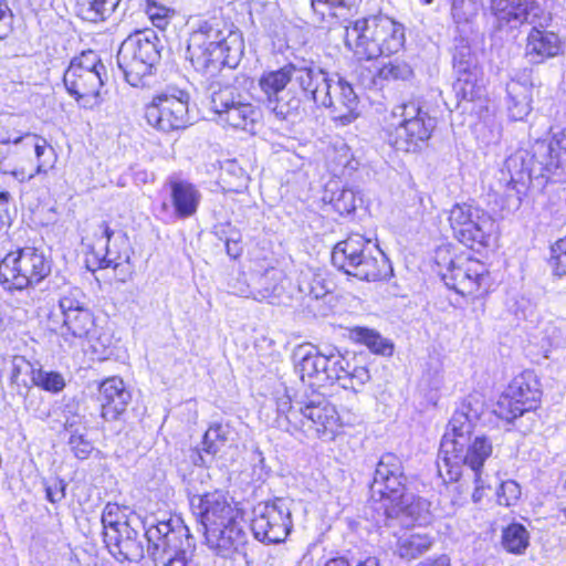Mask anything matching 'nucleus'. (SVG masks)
Listing matches in <instances>:
<instances>
[{"label": "nucleus", "mask_w": 566, "mask_h": 566, "mask_svg": "<svg viewBox=\"0 0 566 566\" xmlns=\"http://www.w3.org/2000/svg\"><path fill=\"white\" fill-rule=\"evenodd\" d=\"M142 538L147 541V553L154 566H199L195 559L196 541L180 516L150 525L142 536L130 521L104 533L109 553L122 562H138L144 557Z\"/></svg>", "instance_id": "f257e3e1"}, {"label": "nucleus", "mask_w": 566, "mask_h": 566, "mask_svg": "<svg viewBox=\"0 0 566 566\" xmlns=\"http://www.w3.org/2000/svg\"><path fill=\"white\" fill-rule=\"evenodd\" d=\"M480 415L479 402L473 406L471 400H464L453 412L437 462L439 475L446 483L458 481L463 465L474 473L482 472L484 461L492 454V442L485 436L471 439Z\"/></svg>", "instance_id": "f03ea898"}, {"label": "nucleus", "mask_w": 566, "mask_h": 566, "mask_svg": "<svg viewBox=\"0 0 566 566\" xmlns=\"http://www.w3.org/2000/svg\"><path fill=\"white\" fill-rule=\"evenodd\" d=\"M242 34L217 18L200 21L188 39L186 57L196 71L213 75L222 67L233 69L243 55Z\"/></svg>", "instance_id": "7ed1b4c3"}, {"label": "nucleus", "mask_w": 566, "mask_h": 566, "mask_svg": "<svg viewBox=\"0 0 566 566\" xmlns=\"http://www.w3.org/2000/svg\"><path fill=\"white\" fill-rule=\"evenodd\" d=\"M190 505L205 528L207 544L218 555L230 557L248 542L239 509L220 491L193 495Z\"/></svg>", "instance_id": "20e7f679"}, {"label": "nucleus", "mask_w": 566, "mask_h": 566, "mask_svg": "<svg viewBox=\"0 0 566 566\" xmlns=\"http://www.w3.org/2000/svg\"><path fill=\"white\" fill-rule=\"evenodd\" d=\"M345 42L358 59L373 60L398 52L405 43V29L387 15H373L346 28Z\"/></svg>", "instance_id": "39448f33"}, {"label": "nucleus", "mask_w": 566, "mask_h": 566, "mask_svg": "<svg viewBox=\"0 0 566 566\" xmlns=\"http://www.w3.org/2000/svg\"><path fill=\"white\" fill-rule=\"evenodd\" d=\"M332 263L338 270L365 281L387 280L392 268L385 253L370 239L350 233L332 251Z\"/></svg>", "instance_id": "423d86ee"}, {"label": "nucleus", "mask_w": 566, "mask_h": 566, "mask_svg": "<svg viewBox=\"0 0 566 566\" xmlns=\"http://www.w3.org/2000/svg\"><path fill=\"white\" fill-rule=\"evenodd\" d=\"M547 159L536 155L535 145L532 151L518 149L510 155L497 172V185L495 191H503L507 197H515L517 206L522 201V195L532 182L543 186L552 180L557 181L553 176V168Z\"/></svg>", "instance_id": "0eeeda50"}, {"label": "nucleus", "mask_w": 566, "mask_h": 566, "mask_svg": "<svg viewBox=\"0 0 566 566\" xmlns=\"http://www.w3.org/2000/svg\"><path fill=\"white\" fill-rule=\"evenodd\" d=\"M391 117L395 122L387 128L390 146L405 153H417L427 146L436 128V120L420 101L410 99L396 105Z\"/></svg>", "instance_id": "6e6552de"}, {"label": "nucleus", "mask_w": 566, "mask_h": 566, "mask_svg": "<svg viewBox=\"0 0 566 566\" xmlns=\"http://www.w3.org/2000/svg\"><path fill=\"white\" fill-rule=\"evenodd\" d=\"M52 270V260L42 249L18 248L0 261V284L8 292L34 289Z\"/></svg>", "instance_id": "1a4fd4ad"}, {"label": "nucleus", "mask_w": 566, "mask_h": 566, "mask_svg": "<svg viewBox=\"0 0 566 566\" xmlns=\"http://www.w3.org/2000/svg\"><path fill=\"white\" fill-rule=\"evenodd\" d=\"M160 40L153 30L138 31L129 35L117 52V64L126 82L145 86L160 60Z\"/></svg>", "instance_id": "9d476101"}, {"label": "nucleus", "mask_w": 566, "mask_h": 566, "mask_svg": "<svg viewBox=\"0 0 566 566\" xmlns=\"http://www.w3.org/2000/svg\"><path fill=\"white\" fill-rule=\"evenodd\" d=\"M106 80V66L97 53L91 50L72 59L63 76L67 93L86 109H93L102 104V87Z\"/></svg>", "instance_id": "9b49d317"}, {"label": "nucleus", "mask_w": 566, "mask_h": 566, "mask_svg": "<svg viewBox=\"0 0 566 566\" xmlns=\"http://www.w3.org/2000/svg\"><path fill=\"white\" fill-rule=\"evenodd\" d=\"M210 107L218 115L221 123L235 129L254 133L261 119L259 107L249 103L231 85L211 83Z\"/></svg>", "instance_id": "f8f14e48"}, {"label": "nucleus", "mask_w": 566, "mask_h": 566, "mask_svg": "<svg viewBox=\"0 0 566 566\" xmlns=\"http://www.w3.org/2000/svg\"><path fill=\"white\" fill-rule=\"evenodd\" d=\"M449 222L454 238L471 249L488 247L495 231L494 219L471 203H455L449 211Z\"/></svg>", "instance_id": "ddd939ff"}, {"label": "nucleus", "mask_w": 566, "mask_h": 566, "mask_svg": "<svg viewBox=\"0 0 566 566\" xmlns=\"http://www.w3.org/2000/svg\"><path fill=\"white\" fill-rule=\"evenodd\" d=\"M188 103L189 94L185 91L156 95L145 107V119L149 126L161 133L185 129L190 125Z\"/></svg>", "instance_id": "4468645a"}, {"label": "nucleus", "mask_w": 566, "mask_h": 566, "mask_svg": "<svg viewBox=\"0 0 566 566\" xmlns=\"http://www.w3.org/2000/svg\"><path fill=\"white\" fill-rule=\"evenodd\" d=\"M292 525L289 503L282 497H276L271 502H261L253 509L251 530L260 542L268 544L284 542Z\"/></svg>", "instance_id": "2eb2a0df"}, {"label": "nucleus", "mask_w": 566, "mask_h": 566, "mask_svg": "<svg viewBox=\"0 0 566 566\" xmlns=\"http://www.w3.org/2000/svg\"><path fill=\"white\" fill-rule=\"evenodd\" d=\"M541 398L539 384L533 371L526 370L513 378L506 395L499 402V415L507 421L534 410Z\"/></svg>", "instance_id": "dca6fc26"}, {"label": "nucleus", "mask_w": 566, "mask_h": 566, "mask_svg": "<svg viewBox=\"0 0 566 566\" xmlns=\"http://www.w3.org/2000/svg\"><path fill=\"white\" fill-rule=\"evenodd\" d=\"M340 426V416L323 395H313L304 401L298 430L317 437L332 438Z\"/></svg>", "instance_id": "f3484780"}, {"label": "nucleus", "mask_w": 566, "mask_h": 566, "mask_svg": "<svg viewBox=\"0 0 566 566\" xmlns=\"http://www.w3.org/2000/svg\"><path fill=\"white\" fill-rule=\"evenodd\" d=\"M407 489L408 478L400 458L394 453L382 454L375 469L371 491L391 501L400 499Z\"/></svg>", "instance_id": "a211bd4d"}, {"label": "nucleus", "mask_w": 566, "mask_h": 566, "mask_svg": "<svg viewBox=\"0 0 566 566\" xmlns=\"http://www.w3.org/2000/svg\"><path fill=\"white\" fill-rule=\"evenodd\" d=\"M326 364V382L337 381L344 389L359 390L370 379V374L365 366L350 368L349 361L336 349L324 350Z\"/></svg>", "instance_id": "6ab92c4d"}, {"label": "nucleus", "mask_w": 566, "mask_h": 566, "mask_svg": "<svg viewBox=\"0 0 566 566\" xmlns=\"http://www.w3.org/2000/svg\"><path fill=\"white\" fill-rule=\"evenodd\" d=\"M296 83L305 96L312 99L316 106L331 105V94L336 81L331 78L324 70L314 65L313 62L301 65L296 73Z\"/></svg>", "instance_id": "aec40b11"}, {"label": "nucleus", "mask_w": 566, "mask_h": 566, "mask_svg": "<svg viewBox=\"0 0 566 566\" xmlns=\"http://www.w3.org/2000/svg\"><path fill=\"white\" fill-rule=\"evenodd\" d=\"M430 506L428 500L416 496L407 489L400 499L389 501L385 506V513L388 518H397L406 526L415 523L427 524L431 518Z\"/></svg>", "instance_id": "412c9836"}, {"label": "nucleus", "mask_w": 566, "mask_h": 566, "mask_svg": "<svg viewBox=\"0 0 566 566\" xmlns=\"http://www.w3.org/2000/svg\"><path fill=\"white\" fill-rule=\"evenodd\" d=\"M130 392L118 377L103 380L98 386L101 416L105 421H115L123 415L130 401Z\"/></svg>", "instance_id": "4be33fe9"}, {"label": "nucleus", "mask_w": 566, "mask_h": 566, "mask_svg": "<svg viewBox=\"0 0 566 566\" xmlns=\"http://www.w3.org/2000/svg\"><path fill=\"white\" fill-rule=\"evenodd\" d=\"M300 69L301 65L287 63L279 70L264 72L259 80L260 88L266 95L269 104H274L271 106L272 111L281 119L289 117V111L285 109L284 105H279L277 94L282 92L290 82H296V73Z\"/></svg>", "instance_id": "5701e85b"}, {"label": "nucleus", "mask_w": 566, "mask_h": 566, "mask_svg": "<svg viewBox=\"0 0 566 566\" xmlns=\"http://www.w3.org/2000/svg\"><path fill=\"white\" fill-rule=\"evenodd\" d=\"M448 271L449 275L446 274L444 279H449L450 282H447V285L462 295L476 293L486 279L484 264L476 260H467L461 265L451 262Z\"/></svg>", "instance_id": "b1692460"}, {"label": "nucleus", "mask_w": 566, "mask_h": 566, "mask_svg": "<svg viewBox=\"0 0 566 566\" xmlns=\"http://www.w3.org/2000/svg\"><path fill=\"white\" fill-rule=\"evenodd\" d=\"M170 203L177 219H188L197 213L202 195L196 185L188 180L170 178L166 184Z\"/></svg>", "instance_id": "393cba45"}, {"label": "nucleus", "mask_w": 566, "mask_h": 566, "mask_svg": "<svg viewBox=\"0 0 566 566\" xmlns=\"http://www.w3.org/2000/svg\"><path fill=\"white\" fill-rule=\"evenodd\" d=\"M358 103L353 86L338 78L331 94V105H325V108L331 109V117L335 123L347 126L359 116Z\"/></svg>", "instance_id": "a878e982"}, {"label": "nucleus", "mask_w": 566, "mask_h": 566, "mask_svg": "<svg viewBox=\"0 0 566 566\" xmlns=\"http://www.w3.org/2000/svg\"><path fill=\"white\" fill-rule=\"evenodd\" d=\"M490 10L500 22L534 23L542 13L541 7L528 0H490Z\"/></svg>", "instance_id": "bb28decb"}, {"label": "nucleus", "mask_w": 566, "mask_h": 566, "mask_svg": "<svg viewBox=\"0 0 566 566\" xmlns=\"http://www.w3.org/2000/svg\"><path fill=\"white\" fill-rule=\"evenodd\" d=\"M536 155L552 164L553 176L559 181L566 178V127L552 140H537Z\"/></svg>", "instance_id": "cd10ccee"}, {"label": "nucleus", "mask_w": 566, "mask_h": 566, "mask_svg": "<svg viewBox=\"0 0 566 566\" xmlns=\"http://www.w3.org/2000/svg\"><path fill=\"white\" fill-rule=\"evenodd\" d=\"M507 111L514 120L524 119L531 112L533 84L525 78L524 81L512 80L506 85Z\"/></svg>", "instance_id": "c85d7f7f"}, {"label": "nucleus", "mask_w": 566, "mask_h": 566, "mask_svg": "<svg viewBox=\"0 0 566 566\" xmlns=\"http://www.w3.org/2000/svg\"><path fill=\"white\" fill-rule=\"evenodd\" d=\"M562 49L560 40L554 32L533 28L527 36L526 54L534 62L556 56Z\"/></svg>", "instance_id": "c756f323"}, {"label": "nucleus", "mask_w": 566, "mask_h": 566, "mask_svg": "<svg viewBox=\"0 0 566 566\" xmlns=\"http://www.w3.org/2000/svg\"><path fill=\"white\" fill-rule=\"evenodd\" d=\"M231 434L232 430L228 424L218 422L212 423L206 431L202 439V450L210 457V460H207L200 452H196L192 457V462L200 467L208 465L213 455L226 447Z\"/></svg>", "instance_id": "7c9ffc66"}, {"label": "nucleus", "mask_w": 566, "mask_h": 566, "mask_svg": "<svg viewBox=\"0 0 566 566\" xmlns=\"http://www.w3.org/2000/svg\"><path fill=\"white\" fill-rule=\"evenodd\" d=\"M62 335L65 339L70 336L78 339H87L92 342L96 334L95 318L90 308L80 310L75 313H69L63 317Z\"/></svg>", "instance_id": "2f4dec72"}, {"label": "nucleus", "mask_w": 566, "mask_h": 566, "mask_svg": "<svg viewBox=\"0 0 566 566\" xmlns=\"http://www.w3.org/2000/svg\"><path fill=\"white\" fill-rule=\"evenodd\" d=\"M282 280L283 272L273 266L266 268L263 272H255L252 277L254 285L252 297L258 301H271L277 297L283 290Z\"/></svg>", "instance_id": "473e14b6"}, {"label": "nucleus", "mask_w": 566, "mask_h": 566, "mask_svg": "<svg viewBox=\"0 0 566 566\" xmlns=\"http://www.w3.org/2000/svg\"><path fill=\"white\" fill-rule=\"evenodd\" d=\"M323 200L329 203L339 214H348L355 211L361 197L350 188H344L338 181H331L326 185Z\"/></svg>", "instance_id": "72a5a7b5"}, {"label": "nucleus", "mask_w": 566, "mask_h": 566, "mask_svg": "<svg viewBox=\"0 0 566 566\" xmlns=\"http://www.w3.org/2000/svg\"><path fill=\"white\" fill-rule=\"evenodd\" d=\"M296 355L300 356L296 370L300 373L302 380L307 377L310 379L314 378L319 382H326L327 361L324 357V350L321 352L314 347L307 350L301 348Z\"/></svg>", "instance_id": "f704fd0d"}, {"label": "nucleus", "mask_w": 566, "mask_h": 566, "mask_svg": "<svg viewBox=\"0 0 566 566\" xmlns=\"http://www.w3.org/2000/svg\"><path fill=\"white\" fill-rule=\"evenodd\" d=\"M120 0H77L76 14L88 22L105 21L119 6Z\"/></svg>", "instance_id": "c9c22d12"}, {"label": "nucleus", "mask_w": 566, "mask_h": 566, "mask_svg": "<svg viewBox=\"0 0 566 566\" xmlns=\"http://www.w3.org/2000/svg\"><path fill=\"white\" fill-rule=\"evenodd\" d=\"M453 90L461 101L473 102L480 98L484 92L481 70L457 74Z\"/></svg>", "instance_id": "e433bc0d"}, {"label": "nucleus", "mask_w": 566, "mask_h": 566, "mask_svg": "<svg viewBox=\"0 0 566 566\" xmlns=\"http://www.w3.org/2000/svg\"><path fill=\"white\" fill-rule=\"evenodd\" d=\"M432 539L426 534L409 533L398 537L395 553L403 559H413L428 552Z\"/></svg>", "instance_id": "4c0bfd02"}, {"label": "nucleus", "mask_w": 566, "mask_h": 566, "mask_svg": "<svg viewBox=\"0 0 566 566\" xmlns=\"http://www.w3.org/2000/svg\"><path fill=\"white\" fill-rule=\"evenodd\" d=\"M20 144H22L25 148L33 149L39 161L35 171L30 174L28 177L23 176L21 181L31 180L35 175L46 174L48 169L52 167V164H48L46 160L42 159V157H44L46 154H50L51 156L54 155V149L49 146L48 142L38 135L25 133L22 134Z\"/></svg>", "instance_id": "58836bf2"}, {"label": "nucleus", "mask_w": 566, "mask_h": 566, "mask_svg": "<svg viewBox=\"0 0 566 566\" xmlns=\"http://www.w3.org/2000/svg\"><path fill=\"white\" fill-rule=\"evenodd\" d=\"M359 2L360 0H311L314 12L319 14L322 20L346 19L347 13Z\"/></svg>", "instance_id": "ea45409f"}, {"label": "nucleus", "mask_w": 566, "mask_h": 566, "mask_svg": "<svg viewBox=\"0 0 566 566\" xmlns=\"http://www.w3.org/2000/svg\"><path fill=\"white\" fill-rule=\"evenodd\" d=\"M303 402H296L292 405L290 396L286 394L281 395L276 398V410H277V422L279 426H283V421L287 423L285 427L286 431L298 430L301 426V413Z\"/></svg>", "instance_id": "a19ab883"}, {"label": "nucleus", "mask_w": 566, "mask_h": 566, "mask_svg": "<svg viewBox=\"0 0 566 566\" xmlns=\"http://www.w3.org/2000/svg\"><path fill=\"white\" fill-rule=\"evenodd\" d=\"M332 282L327 281L324 274L313 271L303 272L298 282V290L304 295L319 300L331 291Z\"/></svg>", "instance_id": "79ce46f5"}, {"label": "nucleus", "mask_w": 566, "mask_h": 566, "mask_svg": "<svg viewBox=\"0 0 566 566\" xmlns=\"http://www.w3.org/2000/svg\"><path fill=\"white\" fill-rule=\"evenodd\" d=\"M528 532L521 524L509 525L502 534L503 547L513 554H522L528 546Z\"/></svg>", "instance_id": "37998d69"}, {"label": "nucleus", "mask_w": 566, "mask_h": 566, "mask_svg": "<svg viewBox=\"0 0 566 566\" xmlns=\"http://www.w3.org/2000/svg\"><path fill=\"white\" fill-rule=\"evenodd\" d=\"M453 67L457 74L480 70L475 55L465 39L461 38L455 42L453 49Z\"/></svg>", "instance_id": "c03bdc74"}, {"label": "nucleus", "mask_w": 566, "mask_h": 566, "mask_svg": "<svg viewBox=\"0 0 566 566\" xmlns=\"http://www.w3.org/2000/svg\"><path fill=\"white\" fill-rule=\"evenodd\" d=\"M413 75L412 66L401 59L391 60L377 71V77L384 81H409Z\"/></svg>", "instance_id": "a18cd8bd"}, {"label": "nucleus", "mask_w": 566, "mask_h": 566, "mask_svg": "<svg viewBox=\"0 0 566 566\" xmlns=\"http://www.w3.org/2000/svg\"><path fill=\"white\" fill-rule=\"evenodd\" d=\"M353 337L376 354L391 355L392 353V345L373 329L358 327L353 331Z\"/></svg>", "instance_id": "49530a36"}, {"label": "nucleus", "mask_w": 566, "mask_h": 566, "mask_svg": "<svg viewBox=\"0 0 566 566\" xmlns=\"http://www.w3.org/2000/svg\"><path fill=\"white\" fill-rule=\"evenodd\" d=\"M59 306L63 317L69 313L71 314L78 312L80 310L87 308L86 295L80 287L69 286L62 292L59 300Z\"/></svg>", "instance_id": "de8ad7c7"}, {"label": "nucleus", "mask_w": 566, "mask_h": 566, "mask_svg": "<svg viewBox=\"0 0 566 566\" xmlns=\"http://www.w3.org/2000/svg\"><path fill=\"white\" fill-rule=\"evenodd\" d=\"M32 385L50 392H60L65 387L63 376L57 371H46L42 368L32 370Z\"/></svg>", "instance_id": "09e8293b"}, {"label": "nucleus", "mask_w": 566, "mask_h": 566, "mask_svg": "<svg viewBox=\"0 0 566 566\" xmlns=\"http://www.w3.org/2000/svg\"><path fill=\"white\" fill-rule=\"evenodd\" d=\"M99 230H101V238L106 240V247H105L106 253L103 256V259L101 260L99 266L101 268H111L112 266L114 269H117L119 265H122L123 262H128L129 261L128 255H125L124 258L120 254L114 255L113 252L109 250L107 243L109 242L111 238L113 237L114 231L109 228L108 223L103 221L99 224Z\"/></svg>", "instance_id": "8fccbe9b"}, {"label": "nucleus", "mask_w": 566, "mask_h": 566, "mask_svg": "<svg viewBox=\"0 0 566 566\" xmlns=\"http://www.w3.org/2000/svg\"><path fill=\"white\" fill-rule=\"evenodd\" d=\"M145 11L153 24L160 30L167 27L172 14L169 8L157 3L155 0H147Z\"/></svg>", "instance_id": "3c124183"}, {"label": "nucleus", "mask_w": 566, "mask_h": 566, "mask_svg": "<svg viewBox=\"0 0 566 566\" xmlns=\"http://www.w3.org/2000/svg\"><path fill=\"white\" fill-rule=\"evenodd\" d=\"M21 139L22 134L20 132H0V170L2 172H8L4 164L11 154V147L20 145Z\"/></svg>", "instance_id": "603ef678"}, {"label": "nucleus", "mask_w": 566, "mask_h": 566, "mask_svg": "<svg viewBox=\"0 0 566 566\" xmlns=\"http://www.w3.org/2000/svg\"><path fill=\"white\" fill-rule=\"evenodd\" d=\"M123 513L120 507L117 504L107 503L102 513V524L104 527V532H108L111 530H118L122 524H127L129 521H122Z\"/></svg>", "instance_id": "864d4df0"}, {"label": "nucleus", "mask_w": 566, "mask_h": 566, "mask_svg": "<svg viewBox=\"0 0 566 566\" xmlns=\"http://www.w3.org/2000/svg\"><path fill=\"white\" fill-rule=\"evenodd\" d=\"M475 14L472 0H451V15L457 24L468 23Z\"/></svg>", "instance_id": "5fc2aeb1"}, {"label": "nucleus", "mask_w": 566, "mask_h": 566, "mask_svg": "<svg viewBox=\"0 0 566 566\" xmlns=\"http://www.w3.org/2000/svg\"><path fill=\"white\" fill-rule=\"evenodd\" d=\"M549 263L555 275H566V237L552 247Z\"/></svg>", "instance_id": "6e6d98bb"}, {"label": "nucleus", "mask_w": 566, "mask_h": 566, "mask_svg": "<svg viewBox=\"0 0 566 566\" xmlns=\"http://www.w3.org/2000/svg\"><path fill=\"white\" fill-rule=\"evenodd\" d=\"M520 495V485L515 481L509 480L501 483L497 491V501L501 505L510 506L518 500Z\"/></svg>", "instance_id": "4d7b16f0"}, {"label": "nucleus", "mask_w": 566, "mask_h": 566, "mask_svg": "<svg viewBox=\"0 0 566 566\" xmlns=\"http://www.w3.org/2000/svg\"><path fill=\"white\" fill-rule=\"evenodd\" d=\"M69 444L72 452L77 459H87L93 451L91 441L84 438L83 434L72 433L69 438Z\"/></svg>", "instance_id": "13d9d810"}, {"label": "nucleus", "mask_w": 566, "mask_h": 566, "mask_svg": "<svg viewBox=\"0 0 566 566\" xmlns=\"http://www.w3.org/2000/svg\"><path fill=\"white\" fill-rule=\"evenodd\" d=\"M45 497L53 504L61 502L65 497V483L59 479L45 483Z\"/></svg>", "instance_id": "bf43d9fd"}, {"label": "nucleus", "mask_w": 566, "mask_h": 566, "mask_svg": "<svg viewBox=\"0 0 566 566\" xmlns=\"http://www.w3.org/2000/svg\"><path fill=\"white\" fill-rule=\"evenodd\" d=\"M32 370H35V368L27 361L22 357L14 358L13 360V368L11 374V380L15 384L22 382L24 386H27V381L24 379L20 380L21 373L30 374L32 377Z\"/></svg>", "instance_id": "052dcab7"}, {"label": "nucleus", "mask_w": 566, "mask_h": 566, "mask_svg": "<svg viewBox=\"0 0 566 566\" xmlns=\"http://www.w3.org/2000/svg\"><path fill=\"white\" fill-rule=\"evenodd\" d=\"M12 22V11L8 0H0V39L6 36L10 31Z\"/></svg>", "instance_id": "680f3d73"}, {"label": "nucleus", "mask_w": 566, "mask_h": 566, "mask_svg": "<svg viewBox=\"0 0 566 566\" xmlns=\"http://www.w3.org/2000/svg\"><path fill=\"white\" fill-rule=\"evenodd\" d=\"M337 157L335 158L337 166L343 167L344 169H356L357 163L353 159V155L350 149L343 144L338 149H336Z\"/></svg>", "instance_id": "e2e57ef3"}, {"label": "nucleus", "mask_w": 566, "mask_h": 566, "mask_svg": "<svg viewBox=\"0 0 566 566\" xmlns=\"http://www.w3.org/2000/svg\"><path fill=\"white\" fill-rule=\"evenodd\" d=\"M226 250L230 258L238 259L242 254V251H243L240 238L228 239L226 241Z\"/></svg>", "instance_id": "0e129e2a"}, {"label": "nucleus", "mask_w": 566, "mask_h": 566, "mask_svg": "<svg viewBox=\"0 0 566 566\" xmlns=\"http://www.w3.org/2000/svg\"><path fill=\"white\" fill-rule=\"evenodd\" d=\"M474 483H475V489L472 494V499L474 502H480L484 495V492H483L484 491V482L482 479V472L474 473Z\"/></svg>", "instance_id": "69168bd1"}, {"label": "nucleus", "mask_w": 566, "mask_h": 566, "mask_svg": "<svg viewBox=\"0 0 566 566\" xmlns=\"http://www.w3.org/2000/svg\"><path fill=\"white\" fill-rule=\"evenodd\" d=\"M254 292V285L252 284V289L250 285L244 283H238L235 285H231V293L240 295V296H252V293Z\"/></svg>", "instance_id": "338daca9"}, {"label": "nucleus", "mask_w": 566, "mask_h": 566, "mask_svg": "<svg viewBox=\"0 0 566 566\" xmlns=\"http://www.w3.org/2000/svg\"><path fill=\"white\" fill-rule=\"evenodd\" d=\"M418 566H450V558L443 554L436 558H428Z\"/></svg>", "instance_id": "774afa93"}]
</instances>
